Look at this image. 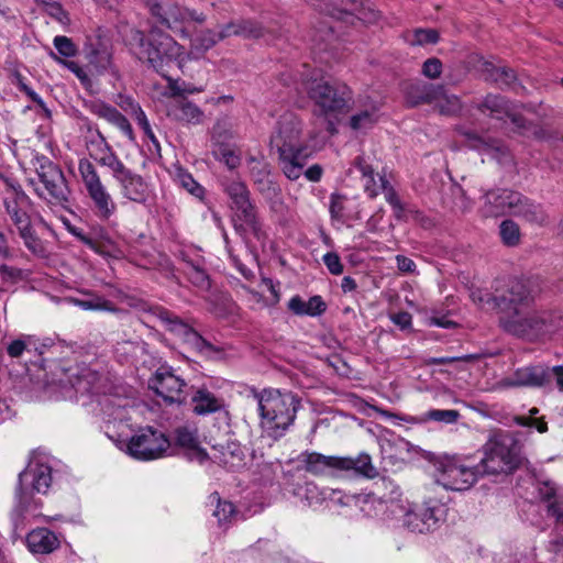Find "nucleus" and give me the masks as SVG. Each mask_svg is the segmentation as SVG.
<instances>
[{
    "label": "nucleus",
    "instance_id": "7ed1b4c3",
    "mask_svg": "<svg viewBox=\"0 0 563 563\" xmlns=\"http://www.w3.org/2000/svg\"><path fill=\"white\" fill-rule=\"evenodd\" d=\"M126 41L135 56L158 74L164 75L172 64L184 60V47L157 26L151 27L147 34L131 29Z\"/></svg>",
    "mask_w": 563,
    "mask_h": 563
},
{
    "label": "nucleus",
    "instance_id": "c03bdc74",
    "mask_svg": "<svg viewBox=\"0 0 563 563\" xmlns=\"http://www.w3.org/2000/svg\"><path fill=\"white\" fill-rule=\"evenodd\" d=\"M103 51L106 53H113L111 40L99 29L96 33L87 36L84 45V54Z\"/></svg>",
    "mask_w": 563,
    "mask_h": 563
},
{
    "label": "nucleus",
    "instance_id": "a211bd4d",
    "mask_svg": "<svg viewBox=\"0 0 563 563\" xmlns=\"http://www.w3.org/2000/svg\"><path fill=\"white\" fill-rule=\"evenodd\" d=\"M3 207L16 231L32 223L29 213L31 200L20 186H12L3 198Z\"/></svg>",
    "mask_w": 563,
    "mask_h": 563
},
{
    "label": "nucleus",
    "instance_id": "c756f323",
    "mask_svg": "<svg viewBox=\"0 0 563 563\" xmlns=\"http://www.w3.org/2000/svg\"><path fill=\"white\" fill-rule=\"evenodd\" d=\"M319 11L327 13L330 16L341 19L343 14L353 15L361 14V0H318L313 4Z\"/></svg>",
    "mask_w": 563,
    "mask_h": 563
},
{
    "label": "nucleus",
    "instance_id": "f8f14e48",
    "mask_svg": "<svg viewBox=\"0 0 563 563\" xmlns=\"http://www.w3.org/2000/svg\"><path fill=\"white\" fill-rule=\"evenodd\" d=\"M148 312L156 317L165 327V329L176 336L180 338L187 345L196 352L209 355L219 352L210 342L203 339L194 328L187 324L177 314L162 306H153Z\"/></svg>",
    "mask_w": 563,
    "mask_h": 563
},
{
    "label": "nucleus",
    "instance_id": "9b49d317",
    "mask_svg": "<svg viewBox=\"0 0 563 563\" xmlns=\"http://www.w3.org/2000/svg\"><path fill=\"white\" fill-rule=\"evenodd\" d=\"M147 5L151 14L161 24L175 33L179 32L183 37L189 36L185 30L187 22L195 21L199 24L206 22V15L202 12L190 10L170 0H147Z\"/></svg>",
    "mask_w": 563,
    "mask_h": 563
},
{
    "label": "nucleus",
    "instance_id": "37998d69",
    "mask_svg": "<svg viewBox=\"0 0 563 563\" xmlns=\"http://www.w3.org/2000/svg\"><path fill=\"white\" fill-rule=\"evenodd\" d=\"M219 41L221 40L217 32L210 29L203 30L191 40V54L202 55Z\"/></svg>",
    "mask_w": 563,
    "mask_h": 563
},
{
    "label": "nucleus",
    "instance_id": "423d86ee",
    "mask_svg": "<svg viewBox=\"0 0 563 563\" xmlns=\"http://www.w3.org/2000/svg\"><path fill=\"white\" fill-rule=\"evenodd\" d=\"M482 450L483 457L478 463L484 475L509 474L520 465L518 442L508 432L495 433Z\"/></svg>",
    "mask_w": 563,
    "mask_h": 563
},
{
    "label": "nucleus",
    "instance_id": "a19ab883",
    "mask_svg": "<svg viewBox=\"0 0 563 563\" xmlns=\"http://www.w3.org/2000/svg\"><path fill=\"white\" fill-rule=\"evenodd\" d=\"M69 301L82 310L95 311H115L113 302L92 292L88 294L87 299L69 298Z\"/></svg>",
    "mask_w": 563,
    "mask_h": 563
},
{
    "label": "nucleus",
    "instance_id": "c85d7f7f",
    "mask_svg": "<svg viewBox=\"0 0 563 563\" xmlns=\"http://www.w3.org/2000/svg\"><path fill=\"white\" fill-rule=\"evenodd\" d=\"M329 210L331 218L342 223L361 219L360 210L354 201L340 194L331 195Z\"/></svg>",
    "mask_w": 563,
    "mask_h": 563
},
{
    "label": "nucleus",
    "instance_id": "69168bd1",
    "mask_svg": "<svg viewBox=\"0 0 563 563\" xmlns=\"http://www.w3.org/2000/svg\"><path fill=\"white\" fill-rule=\"evenodd\" d=\"M323 263L333 275H341L343 273V264L340 256L334 252H329L323 255Z\"/></svg>",
    "mask_w": 563,
    "mask_h": 563
},
{
    "label": "nucleus",
    "instance_id": "13d9d810",
    "mask_svg": "<svg viewBox=\"0 0 563 563\" xmlns=\"http://www.w3.org/2000/svg\"><path fill=\"white\" fill-rule=\"evenodd\" d=\"M427 417L438 422L455 423L460 418V412L454 409H432L427 412Z\"/></svg>",
    "mask_w": 563,
    "mask_h": 563
},
{
    "label": "nucleus",
    "instance_id": "aec40b11",
    "mask_svg": "<svg viewBox=\"0 0 563 563\" xmlns=\"http://www.w3.org/2000/svg\"><path fill=\"white\" fill-rule=\"evenodd\" d=\"M112 177L119 183L122 195L134 202L144 203L148 198V187L143 177L135 174L124 164L117 169Z\"/></svg>",
    "mask_w": 563,
    "mask_h": 563
},
{
    "label": "nucleus",
    "instance_id": "2eb2a0df",
    "mask_svg": "<svg viewBox=\"0 0 563 563\" xmlns=\"http://www.w3.org/2000/svg\"><path fill=\"white\" fill-rule=\"evenodd\" d=\"M150 386L158 396L170 404H183L188 395V386L186 382L167 366H161L157 368Z\"/></svg>",
    "mask_w": 563,
    "mask_h": 563
},
{
    "label": "nucleus",
    "instance_id": "79ce46f5",
    "mask_svg": "<svg viewBox=\"0 0 563 563\" xmlns=\"http://www.w3.org/2000/svg\"><path fill=\"white\" fill-rule=\"evenodd\" d=\"M26 273L22 268L8 264H0V294L9 290L10 287L26 278Z\"/></svg>",
    "mask_w": 563,
    "mask_h": 563
},
{
    "label": "nucleus",
    "instance_id": "1a4fd4ad",
    "mask_svg": "<svg viewBox=\"0 0 563 563\" xmlns=\"http://www.w3.org/2000/svg\"><path fill=\"white\" fill-rule=\"evenodd\" d=\"M470 459L444 456L437 463V482L446 489L467 490L485 476L479 463L470 464Z\"/></svg>",
    "mask_w": 563,
    "mask_h": 563
},
{
    "label": "nucleus",
    "instance_id": "338daca9",
    "mask_svg": "<svg viewBox=\"0 0 563 563\" xmlns=\"http://www.w3.org/2000/svg\"><path fill=\"white\" fill-rule=\"evenodd\" d=\"M172 97L174 98H185V95H192L202 91V88L196 87L191 84L183 82V85L173 84L170 85Z\"/></svg>",
    "mask_w": 563,
    "mask_h": 563
},
{
    "label": "nucleus",
    "instance_id": "bf43d9fd",
    "mask_svg": "<svg viewBox=\"0 0 563 563\" xmlns=\"http://www.w3.org/2000/svg\"><path fill=\"white\" fill-rule=\"evenodd\" d=\"M91 112L97 117L108 121L109 123H112L113 120L117 119L119 114H121L117 108L104 102L92 104Z\"/></svg>",
    "mask_w": 563,
    "mask_h": 563
},
{
    "label": "nucleus",
    "instance_id": "cd10ccee",
    "mask_svg": "<svg viewBox=\"0 0 563 563\" xmlns=\"http://www.w3.org/2000/svg\"><path fill=\"white\" fill-rule=\"evenodd\" d=\"M26 545L32 553L48 554L59 548V540L49 529L37 528L27 533Z\"/></svg>",
    "mask_w": 563,
    "mask_h": 563
},
{
    "label": "nucleus",
    "instance_id": "f3484780",
    "mask_svg": "<svg viewBox=\"0 0 563 563\" xmlns=\"http://www.w3.org/2000/svg\"><path fill=\"white\" fill-rule=\"evenodd\" d=\"M476 108L484 114L488 113V115L493 119L504 120L505 118H509L511 123L520 133H527V121L523 117L517 114L514 111L512 104L505 97L489 93L479 103L476 104Z\"/></svg>",
    "mask_w": 563,
    "mask_h": 563
},
{
    "label": "nucleus",
    "instance_id": "a878e982",
    "mask_svg": "<svg viewBox=\"0 0 563 563\" xmlns=\"http://www.w3.org/2000/svg\"><path fill=\"white\" fill-rule=\"evenodd\" d=\"M405 96L410 107L432 103L443 96V86L427 82H410L405 87Z\"/></svg>",
    "mask_w": 563,
    "mask_h": 563
},
{
    "label": "nucleus",
    "instance_id": "4d7b16f0",
    "mask_svg": "<svg viewBox=\"0 0 563 563\" xmlns=\"http://www.w3.org/2000/svg\"><path fill=\"white\" fill-rule=\"evenodd\" d=\"M503 291H504V283L500 284L498 282L497 285L494 287V292H487V291H482V290L473 291L472 299L474 302H478L483 306H485V305L492 306L493 308L497 309V302H496L495 298L497 297L498 294H500Z\"/></svg>",
    "mask_w": 563,
    "mask_h": 563
},
{
    "label": "nucleus",
    "instance_id": "3c124183",
    "mask_svg": "<svg viewBox=\"0 0 563 563\" xmlns=\"http://www.w3.org/2000/svg\"><path fill=\"white\" fill-rule=\"evenodd\" d=\"M238 36L244 38H258L263 36V26L251 19L236 20Z\"/></svg>",
    "mask_w": 563,
    "mask_h": 563
},
{
    "label": "nucleus",
    "instance_id": "6e6d98bb",
    "mask_svg": "<svg viewBox=\"0 0 563 563\" xmlns=\"http://www.w3.org/2000/svg\"><path fill=\"white\" fill-rule=\"evenodd\" d=\"M408 41L411 45L435 44L439 41V33L432 29H416Z\"/></svg>",
    "mask_w": 563,
    "mask_h": 563
},
{
    "label": "nucleus",
    "instance_id": "09e8293b",
    "mask_svg": "<svg viewBox=\"0 0 563 563\" xmlns=\"http://www.w3.org/2000/svg\"><path fill=\"white\" fill-rule=\"evenodd\" d=\"M49 56L54 60H56V62L63 64L65 67H67L79 79V81L81 82V85L85 88H90L92 86V80H91L90 76L84 69V67H81L78 63L73 62V60H63L53 51L49 52Z\"/></svg>",
    "mask_w": 563,
    "mask_h": 563
},
{
    "label": "nucleus",
    "instance_id": "e433bc0d",
    "mask_svg": "<svg viewBox=\"0 0 563 563\" xmlns=\"http://www.w3.org/2000/svg\"><path fill=\"white\" fill-rule=\"evenodd\" d=\"M18 234L23 241L26 250L30 251L34 256L40 258L48 257L49 251L47 250L45 242H43L37 236L32 223L18 230Z\"/></svg>",
    "mask_w": 563,
    "mask_h": 563
},
{
    "label": "nucleus",
    "instance_id": "7c9ffc66",
    "mask_svg": "<svg viewBox=\"0 0 563 563\" xmlns=\"http://www.w3.org/2000/svg\"><path fill=\"white\" fill-rule=\"evenodd\" d=\"M32 488L26 484H20L18 482V487L15 490V506L12 511V518L14 525L18 526L24 518V515L30 510H36L41 507V501L36 500L33 497Z\"/></svg>",
    "mask_w": 563,
    "mask_h": 563
},
{
    "label": "nucleus",
    "instance_id": "58836bf2",
    "mask_svg": "<svg viewBox=\"0 0 563 563\" xmlns=\"http://www.w3.org/2000/svg\"><path fill=\"white\" fill-rule=\"evenodd\" d=\"M379 107L372 102L365 110H362L350 118L349 125L354 131H364L373 128L378 121Z\"/></svg>",
    "mask_w": 563,
    "mask_h": 563
},
{
    "label": "nucleus",
    "instance_id": "5fc2aeb1",
    "mask_svg": "<svg viewBox=\"0 0 563 563\" xmlns=\"http://www.w3.org/2000/svg\"><path fill=\"white\" fill-rule=\"evenodd\" d=\"M177 179H178L179 185L184 189H186L190 195H192L199 199L203 198L205 188L200 184H198L189 173H186V172L178 173Z\"/></svg>",
    "mask_w": 563,
    "mask_h": 563
},
{
    "label": "nucleus",
    "instance_id": "49530a36",
    "mask_svg": "<svg viewBox=\"0 0 563 563\" xmlns=\"http://www.w3.org/2000/svg\"><path fill=\"white\" fill-rule=\"evenodd\" d=\"M37 351V344L30 335L13 340L7 347L8 355L13 358L20 357L24 352L31 353Z\"/></svg>",
    "mask_w": 563,
    "mask_h": 563
},
{
    "label": "nucleus",
    "instance_id": "b1692460",
    "mask_svg": "<svg viewBox=\"0 0 563 563\" xmlns=\"http://www.w3.org/2000/svg\"><path fill=\"white\" fill-rule=\"evenodd\" d=\"M298 460L306 472L316 476L335 475L339 473V456L305 451L299 455Z\"/></svg>",
    "mask_w": 563,
    "mask_h": 563
},
{
    "label": "nucleus",
    "instance_id": "39448f33",
    "mask_svg": "<svg viewBox=\"0 0 563 563\" xmlns=\"http://www.w3.org/2000/svg\"><path fill=\"white\" fill-rule=\"evenodd\" d=\"M445 516L444 504L437 498H429L421 504H411L409 500L395 504L391 519L401 522L411 532L427 533L437 530Z\"/></svg>",
    "mask_w": 563,
    "mask_h": 563
},
{
    "label": "nucleus",
    "instance_id": "774afa93",
    "mask_svg": "<svg viewBox=\"0 0 563 563\" xmlns=\"http://www.w3.org/2000/svg\"><path fill=\"white\" fill-rule=\"evenodd\" d=\"M547 512L550 517H553L558 523L563 525V495H560L547 506Z\"/></svg>",
    "mask_w": 563,
    "mask_h": 563
},
{
    "label": "nucleus",
    "instance_id": "c9c22d12",
    "mask_svg": "<svg viewBox=\"0 0 563 563\" xmlns=\"http://www.w3.org/2000/svg\"><path fill=\"white\" fill-rule=\"evenodd\" d=\"M194 412L198 416H205L221 410L224 406L223 400L218 398L207 388L198 389L191 398Z\"/></svg>",
    "mask_w": 563,
    "mask_h": 563
},
{
    "label": "nucleus",
    "instance_id": "9d476101",
    "mask_svg": "<svg viewBox=\"0 0 563 563\" xmlns=\"http://www.w3.org/2000/svg\"><path fill=\"white\" fill-rule=\"evenodd\" d=\"M78 172L95 216L100 220L110 219L117 211V205L102 184L95 165L88 158H81L78 162Z\"/></svg>",
    "mask_w": 563,
    "mask_h": 563
},
{
    "label": "nucleus",
    "instance_id": "603ef678",
    "mask_svg": "<svg viewBox=\"0 0 563 563\" xmlns=\"http://www.w3.org/2000/svg\"><path fill=\"white\" fill-rule=\"evenodd\" d=\"M54 47L56 48L57 53H55L59 58L60 57H75L78 53L77 45L73 42L71 38L64 36V35H57L53 40Z\"/></svg>",
    "mask_w": 563,
    "mask_h": 563
},
{
    "label": "nucleus",
    "instance_id": "20e7f679",
    "mask_svg": "<svg viewBox=\"0 0 563 563\" xmlns=\"http://www.w3.org/2000/svg\"><path fill=\"white\" fill-rule=\"evenodd\" d=\"M299 399L290 391L264 389L258 396L261 426L268 437L282 438L294 423Z\"/></svg>",
    "mask_w": 563,
    "mask_h": 563
},
{
    "label": "nucleus",
    "instance_id": "ea45409f",
    "mask_svg": "<svg viewBox=\"0 0 563 563\" xmlns=\"http://www.w3.org/2000/svg\"><path fill=\"white\" fill-rule=\"evenodd\" d=\"M175 433L176 443L179 446L191 450L192 456L200 463L205 462L209 457L206 451L198 448L197 435L194 431L189 430L188 428H178L176 429Z\"/></svg>",
    "mask_w": 563,
    "mask_h": 563
},
{
    "label": "nucleus",
    "instance_id": "ddd939ff",
    "mask_svg": "<svg viewBox=\"0 0 563 563\" xmlns=\"http://www.w3.org/2000/svg\"><path fill=\"white\" fill-rule=\"evenodd\" d=\"M354 166L362 175L364 191L369 198H376L383 192L386 201L391 206L395 217L402 219L405 207L401 203L396 190L385 176L375 173L374 167L363 157L355 158Z\"/></svg>",
    "mask_w": 563,
    "mask_h": 563
},
{
    "label": "nucleus",
    "instance_id": "864d4df0",
    "mask_svg": "<svg viewBox=\"0 0 563 563\" xmlns=\"http://www.w3.org/2000/svg\"><path fill=\"white\" fill-rule=\"evenodd\" d=\"M437 108L439 109V112L441 114L445 115H452L456 114L461 110V101L460 99L454 96H448L445 95V90L443 89V96L435 100Z\"/></svg>",
    "mask_w": 563,
    "mask_h": 563
},
{
    "label": "nucleus",
    "instance_id": "6e6552de",
    "mask_svg": "<svg viewBox=\"0 0 563 563\" xmlns=\"http://www.w3.org/2000/svg\"><path fill=\"white\" fill-rule=\"evenodd\" d=\"M35 172L43 188L35 186V194L51 205L66 207L69 203L70 189L60 167L49 158L36 157Z\"/></svg>",
    "mask_w": 563,
    "mask_h": 563
},
{
    "label": "nucleus",
    "instance_id": "2f4dec72",
    "mask_svg": "<svg viewBox=\"0 0 563 563\" xmlns=\"http://www.w3.org/2000/svg\"><path fill=\"white\" fill-rule=\"evenodd\" d=\"M210 459L219 465L234 471L243 465L244 453L242 449L235 443H229L220 449L213 448V453Z\"/></svg>",
    "mask_w": 563,
    "mask_h": 563
},
{
    "label": "nucleus",
    "instance_id": "f03ea898",
    "mask_svg": "<svg viewBox=\"0 0 563 563\" xmlns=\"http://www.w3.org/2000/svg\"><path fill=\"white\" fill-rule=\"evenodd\" d=\"M301 136L302 121L294 112L283 113L271 135V146L276 148L283 173L290 180H297L302 175L308 157Z\"/></svg>",
    "mask_w": 563,
    "mask_h": 563
},
{
    "label": "nucleus",
    "instance_id": "0e129e2a",
    "mask_svg": "<svg viewBox=\"0 0 563 563\" xmlns=\"http://www.w3.org/2000/svg\"><path fill=\"white\" fill-rule=\"evenodd\" d=\"M442 73V63L439 58L432 57L422 64V74L430 79H437Z\"/></svg>",
    "mask_w": 563,
    "mask_h": 563
},
{
    "label": "nucleus",
    "instance_id": "0eeeda50",
    "mask_svg": "<svg viewBox=\"0 0 563 563\" xmlns=\"http://www.w3.org/2000/svg\"><path fill=\"white\" fill-rule=\"evenodd\" d=\"M308 98L313 102L314 113L322 117L344 112L353 100L351 88L341 81L310 78L303 81Z\"/></svg>",
    "mask_w": 563,
    "mask_h": 563
},
{
    "label": "nucleus",
    "instance_id": "dca6fc26",
    "mask_svg": "<svg viewBox=\"0 0 563 563\" xmlns=\"http://www.w3.org/2000/svg\"><path fill=\"white\" fill-rule=\"evenodd\" d=\"M224 191L231 199L232 208L236 210L239 219L254 233H257L260 231V222L246 185L242 181L232 180L225 184Z\"/></svg>",
    "mask_w": 563,
    "mask_h": 563
},
{
    "label": "nucleus",
    "instance_id": "4468645a",
    "mask_svg": "<svg viewBox=\"0 0 563 563\" xmlns=\"http://www.w3.org/2000/svg\"><path fill=\"white\" fill-rule=\"evenodd\" d=\"M170 442L167 437L152 428H141L126 443L125 452L140 461L159 459L169 449Z\"/></svg>",
    "mask_w": 563,
    "mask_h": 563
},
{
    "label": "nucleus",
    "instance_id": "5701e85b",
    "mask_svg": "<svg viewBox=\"0 0 563 563\" xmlns=\"http://www.w3.org/2000/svg\"><path fill=\"white\" fill-rule=\"evenodd\" d=\"M19 483L26 484L32 492L46 494L52 484V467L45 463L32 462L19 474Z\"/></svg>",
    "mask_w": 563,
    "mask_h": 563
},
{
    "label": "nucleus",
    "instance_id": "bb28decb",
    "mask_svg": "<svg viewBox=\"0 0 563 563\" xmlns=\"http://www.w3.org/2000/svg\"><path fill=\"white\" fill-rule=\"evenodd\" d=\"M168 117L186 124H200L203 121V111L186 98L175 100L168 108Z\"/></svg>",
    "mask_w": 563,
    "mask_h": 563
},
{
    "label": "nucleus",
    "instance_id": "393cba45",
    "mask_svg": "<svg viewBox=\"0 0 563 563\" xmlns=\"http://www.w3.org/2000/svg\"><path fill=\"white\" fill-rule=\"evenodd\" d=\"M339 473L369 479L378 476V470L367 453H360L355 457L339 456Z\"/></svg>",
    "mask_w": 563,
    "mask_h": 563
},
{
    "label": "nucleus",
    "instance_id": "473e14b6",
    "mask_svg": "<svg viewBox=\"0 0 563 563\" xmlns=\"http://www.w3.org/2000/svg\"><path fill=\"white\" fill-rule=\"evenodd\" d=\"M511 214L515 217H520L526 221L538 225H544L548 222V216L543 208L540 205L534 203L533 201L523 197L521 194L520 201L515 202Z\"/></svg>",
    "mask_w": 563,
    "mask_h": 563
},
{
    "label": "nucleus",
    "instance_id": "f704fd0d",
    "mask_svg": "<svg viewBox=\"0 0 563 563\" xmlns=\"http://www.w3.org/2000/svg\"><path fill=\"white\" fill-rule=\"evenodd\" d=\"M376 494L382 503L386 504V511L393 517V508L395 504L406 503L408 499L402 498L400 488L395 482L388 478H382L376 484Z\"/></svg>",
    "mask_w": 563,
    "mask_h": 563
},
{
    "label": "nucleus",
    "instance_id": "a18cd8bd",
    "mask_svg": "<svg viewBox=\"0 0 563 563\" xmlns=\"http://www.w3.org/2000/svg\"><path fill=\"white\" fill-rule=\"evenodd\" d=\"M209 498L211 503H217L213 516L218 519L219 526L231 522V520L236 516L234 505L231 501L221 500L218 493H212Z\"/></svg>",
    "mask_w": 563,
    "mask_h": 563
},
{
    "label": "nucleus",
    "instance_id": "f257e3e1",
    "mask_svg": "<svg viewBox=\"0 0 563 563\" xmlns=\"http://www.w3.org/2000/svg\"><path fill=\"white\" fill-rule=\"evenodd\" d=\"M500 328L517 338L536 341L563 329L561 310L532 309L533 296L525 282L509 278L495 298Z\"/></svg>",
    "mask_w": 563,
    "mask_h": 563
},
{
    "label": "nucleus",
    "instance_id": "052dcab7",
    "mask_svg": "<svg viewBox=\"0 0 563 563\" xmlns=\"http://www.w3.org/2000/svg\"><path fill=\"white\" fill-rule=\"evenodd\" d=\"M561 494L558 493L555 484L551 482H542L538 485V496L545 506L556 499Z\"/></svg>",
    "mask_w": 563,
    "mask_h": 563
},
{
    "label": "nucleus",
    "instance_id": "72a5a7b5",
    "mask_svg": "<svg viewBox=\"0 0 563 563\" xmlns=\"http://www.w3.org/2000/svg\"><path fill=\"white\" fill-rule=\"evenodd\" d=\"M288 309L297 316L318 317L327 310V303L321 296H312L308 301L300 296H294L288 301Z\"/></svg>",
    "mask_w": 563,
    "mask_h": 563
},
{
    "label": "nucleus",
    "instance_id": "de8ad7c7",
    "mask_svg": "<svg viewBox=\"0 0 563 563\" xmlns=\"http://www.w3.org/2000/svg\"><path fill=\"white\" fill-rule=\"evenodd\" d=\"M187 268L185 271L189 282L195 285L196 287L207 290L210 287V280L208 274L199 267L198 265H195L190 261H186Z\"/></svg>",
    "mask_w": 563,
    "mask_h": 563
},
{
    "label": "nucleus",
    "instance_id": "8fccbe9b",
    "mask_svg": "<svg viewBox=\"0 0 563 563\" xmlns=\"http://www.w3.org/2000/svg\"><path fill=\"white\" fill-rule=\"evenodd\" d=\"M499 233L503 242L508 246H515L520 241V230L512 220H504L499 227Z\"/></svg>",
    "mask_w": 563,
    "mask_h": 563
},
{
    "label": "nucleus",
    "instance_id": "6ab92c4d",
    "mask_svg": "<svg viewBox=\"0 0 563 563\" xmlns=\"http://www.w3.org/2000/svg\"><path fill=\"white\" fill-rule=\"evenodd\" d=\"M481 212L485 218H497L510 213L515 202L520 201V194L509 189L487 190L483 196Z\"/></svg>",
    "mask_w": 563,
    "mask_h": 563
},
{
    "label": "nucleus",
    "instance_id": "4be33fe9",
    "mask_svg": "<svg viewBox=\"0 0 563 563\" xmlns=\"http://www.w3.org/2000/svg\"><path fill=\"white\" fill-rule=\"evenodd\" d=\"M548 366L538 364L518 368L506 378L505 385L509 387H549Z\"/></svg>",
    "mask_w": 563,
    "mask_h": 563
},
{
    "label": "nucleus",
    "instance_id": "412c9836",
    "mask_svg": "<svg viewBox=\"0 0 563 563\" xmlns=\"http://www.w3.org/2000/svg\"><path fill=\"white\" fill-rule=\"evenodd\" d=\"M87 150L89 156L100 166L109 168L111 174L123 165V162L99 130H97L96 135L87 142Z\"/></svg>",
    "mask_w": 563,
    "mask_h": 563
},
{
    "label": "nucleus",
    "instance_id": "e2e57ef3",
    "mask_svg": "<svg viewBox=\"0 0 563 563\" xmlns=\"http://www.w3.org/2000/svg\"><path fill=\"white\" fill-rule=\"evenodd\" d=\"M504 66H495L490 62H484L481 66V73L484 76V79L489 82H494L498 85L501 78V70Z\"/></svg>",
    "mask_w": 563,
    "mask_h": 563
},
{
    "label": "nucleus",
    "instance_id": "680f3d73",
    "mask_svg": "<svg viewBox=\"0 0 563 563\" xmlns=\"http://www.w3.org/2000/svg\"><path fill=\"white\" fill-rule=\"evenodd\" d=\"M514 421L520 427H534L540 433L548 431V423L544 418H526V416H516Z\"/></svg>",
    "mask_w": 563,
    "mask_h": 563
},
{
    "label": "nucleus",
    "instance_id": "4c0bfd02",
    "mask_svg": "<svg viewBox=\"0 0 563 563\" xmlns=\"http://www.w3.org/2000/svg\"><path fill=\"white\" fill-rule=\"evenodd\" d=\"M85 57L97 75H104L109 73L115 78L119 77V70L113 63V53H106L104 51L99 53H87Z\"/></svg>",
    "mask_w": 563,
    "mask_h": 563
}]
</instances>
